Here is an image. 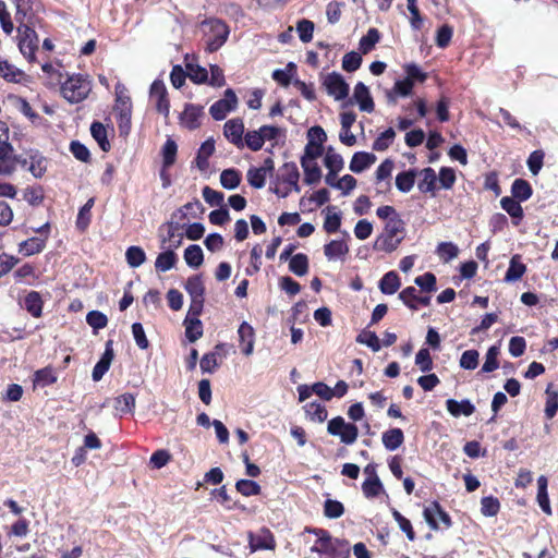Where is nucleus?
Listing matches in <instances>:
<instances>
[{"instance_id":"obj_23","label":"nucleus","mask_w":558,"mask_h":558,"mask_svg":"<svg viewBox=\"0 0 558 558\" xmlns=\"http://www.w3.org/2000/svg\"><path fill=\"white\" fill-rule=\"evenodd\" d=\"M414 83L410 78L398 80L393 87L387 92V99L390 104H396L399 97H408L412 94Z\"/></svg>"},{"instance_id":"obj_54","label":"nucleus","mask_w":558,"mask_h":558,"mask_svg":"<svg viewBox=\"0 0 558 558\" xmlns=\"http://www.w3.org/2000/svg\"><path fill=\"white\" fill-rule=\"evenodd\" d=\"M326 168L330 170L333 174H337L343 168V158L341 155L336 153L331 147L328 148L325 159H324Z\"/></svg>"},{"instance_id":"obj_53","label":"nucleus","mask_w":558,"mask_h":558,"mask_svg":"<svg viewBox=\"0 0 558 558\" xmlns=\"http://www.w3.org/2000/svg\"><path fill=\"white\" fill-rule=\"evenodd\" d=\"M415 183V173L413 170L400 172L396 177V186L402 193L410 192Z\"/></svg>"},{"instance_id":"obj_51","label":"nucleus","mask_w":558,"mask_h":558,"mask_svg":"<svg viewBox=\"0 0 558 558\" xmlns=\"http://www.w3.org/2000/svg\"><path fill=\"white\" fill-rule=\"evenodd\" d=\"M241 182V174L235 169H226L220 173V183L227 190H234Z\"/></svg>"},{"instance_id":"obj_25","label":"nucleus","mask_w":558,"mask_h":558,"mask_svg":"<svg viewBox=\"0 0 558 558\" xmlns=\"http://www.w3.org/2000/svg\"><path fill=\"white\" fill-rule=\"evenodd\" d=\"M501 208L513 219L517 226L523 218V208L520 202L513 197L505 196L500 199Z\"/></svg>"},{"instance_id":"obj_38","label":"nucleus","mask_w":558,"mask_h":558,"mask_svg":"<svg viewBox=\"0 0 558 558\" xmlns=\"http://www.w3.org/2000/svg\"><path fill=\"white\" fill-rule=\"evenodd\" d=\"M185 290L191 300H204L205 287L201 276H193L186 280Z\"/></svg>"},{"instance_id":"obj_39","label":"nucleus","mask_w":558,"mask_h":558,"mask_svg":"<svg viewBox=\"0 0 558 558\" xmlns=\"http://www.w3.org/2000/svg\"><path fill=\"white\" fill-rule=\"evenodd\" d=\"M184 260L191 268H198L204 262L202 247L197 244L189 245L184 251Z\"/></svg>"},{"instance_id":"obj_3","label":"nucleus","mask_w":558,"mask_h":558,"mask_svg":"<svg viewBox=\"0 0 558 558\" xmlns=\"http://www.w3.org/2000/svg\"><path fill=\"white\" fill-rule=\"evenodd\" d=\"M61 95L70 104H78L87 98L92 83L86 75L73 74L61 84Z\"/></svg>"},{"instance_id":"obj_42","label":"nucleus","mask_w":558,"mask_h":558,"mask_svg":"<svg viewBox=\"0 0 558 558\" xmlns=\"http://www.w3.org/2000/svg\"><path fill=\"white\" fill-rule=\"evenodd\" d=\"M306 416L314 422L322 423L327 416L328 412L326 408L319 402H310L304 405Z\"/></svg>"},{"instance_id":"obj_4","label":"nucleus","mask_w":558,"mask_h":558,"mask_svg":"<svg viewBox=\"0 0 558 558\" xmlns=\"http://www.w3.org/2000/svg\"><path fill=\"white\" fill-rule=\"evenodd\" d=\"M116 105L113 108L120 135H128L131 130L132 102L125 86L116 85Z\"/></svg>"},{"instance_id":"obj_22","label":"nucleus","mask_w":558,"mask_h":558,"mask_svg":"<svg viewBox=\"0 0 558 558\" xmlns=\"http://www.w3.org/2000/svg\"><path fill=\"white\" fill-rule=\"evenodd\" d=\"M446 409L453 417H459L461 415L471 416L475 412V407L469 399H463L461 401L448 399L446 401Z\"/></svg>"},{"instance_id":"obj_49","label":"nucleus","mask_w":558,"mask_h":558,"mask_svg":"<svg viewBox=\"0 0 558 558\" xmlns=\"http://www.w3.org/2000/svg\"><path fill=\"white\" fill-rule=\"evenodd\" d=\"M327 215L324 222V229L327 233H333L339 230L341 226V214L335 211L336 207L328 206L326 208Z\"/></svg>"},{"instance_id":"obj_30","label":"nucleus","mask_w":558,"mask_h":558,"mask_svg":"<svg viewBox=\"0 0 558 558\" xmlns=\"http://www.w3.org/2000/svg\"><path fill=\"white\" fill-rule=\"evenodd\" d=\"M421 180L417 183V187L422 193H432L434 195L436 191L437 174L435 170L427 167L421 171Z\"/></svg>"},{"instance_id":"obj_20","label":"nucleus","mask_w":558,"mask_h":558,"mask_svg":"<svg viewBox=\"0 0 558 558\" xmlns=\"http://www.w3.org/2000/svg\"><path fill=\"white\" fill-rule=\"evenodd\" d=\"M239 341L242 353L246 356L251 355L254 351L255 331L254 328L247 323L243 322L238 329Z\"/></svg>"},{"instance_id":"obj_50","label":"nucleus","mask_w":558,"mask_h":558,"mask_svg":"<svg viewBox=\"0 0 558 558\" xmlns=\"http://www.w3.org/2000/svg\"><path fill=\"white\" fill-rule=\"evenodd\" d=\"M95 204V198L90 197L78 210L77 218H76V227L80 230H85L89 222L92 217V208Z\"/></svg>"},{"instance_id":"obj_46","label":"nucleus","mask_w":558,"mask_h":558,"mask_svg":"<svg viewBox=\"0 0 558 558\" xmlns=\"http://www.w3.org/2000/svg\"><path fill=\"white\" fill-rule=\"evenodd\" d=\"M204 210L203 205L199 201L195 199L193 202H189L181 208H179L174 214L173 218H179L180 220H184L187 216H192L193 218L197 217Z\"/></svg>"},{"instance_id":"obj_29","label":"nucleus","mask_w":558,"mask_h":558,"mask_svg":"<svg viewBox=\"0 0 558 558\" xmlns=\"http://www.w3.org/2000/svg\"><path fill=\"white\" fill-rule=\"evenodd\" d=\"M520 255H513L510 259L509 267L505 275L506 282H515L520 280L526 271V266L521 263Z\"/></svg>"},{"instance_id":"obj_15","label":"nucleus","mask_w":558,"mask_h":558,"mask_svg":"<svg viewBox=\"0 0 558 558\" xmlns=\"http://www.w3.org/2000/svg\"><path fill=\"white\" fill-rule=\"evenodd\" d=\"M223 134L226 138L238 148L244 147V123L242 119L235 118L228 120L223 125Z\"/></svg>"},{"instance_id":"obj_9","label":"nucleus","mask_w":558,"mask_h":558,"mask_svg":"<svg viewBox=\"0 0 558 558\" xmlns=\"http://www.w3.org/2000/svg\"><path fill=\"white\" fill-rule=\"evenodd\" d=\"M423 515L432 530H439L441 527L449 529L451 526V519L449 514L437 501H432L426 506L424 508Z\"/></svg>"},{"instance_id":"obj_33","label":"nucleus","mask_w":558,"mask_h":558,"mask_svg":"<svg viewBox=\"0 0 558 558\" xmlns=\"http://www.w3.org/2000/svg\"><path fill=\"white\" fill-rule=\"evenodd\" d=\"M174 248H167V251L158 254L155 260V268L157 271L166 272L175 266L178 257L173 252Z\"/></svg>"},{"instance_id":"obj_43","label":"nucleus","mask_w":558,"mask_h":558,"mask_svg":"<svg viewBox=\"0 0 558 558\" xmlns=\"http://www.w3.org/2000/svg\"><path fill=\"white\" fill-rule=\"evenodd\" d=\"M125 259L131 268H137L146 260V253L141 246L132 245L126 248Z\"/></svg>"},{"instance_id":"obj_17","label":"nucleus","mask_w":558,"mask_h":558,"mask_svg":"<svg viewBox=\"0 0 558 558\" xmlns=\"http://www.w3.org/2000/svg\"><path fill=\"white\" fill-rule=\"evenodd\" d=\"M16 169V158L14 156L13 146L0 144V175H10Z\"/></svg>"},{"instance_id":"obj_27","label":"nucleus","mask_w":558,"mask_h":558,"mask_svg":"<svg viewBox=\"0 0 558 558\" xmlns=\"http://www.w3.org/2000/svg\"><path fill=\"white\" fill-rule=\"evenodd\" d=\"M381 440L388 451H395L403 444L404 435L400 428H390L383 433Z\"/></svg>"},{"instance_id":"obj_21","label":"nucleus","mask_w":558,"mask_h":558,"mask_svg":"<svg viewBox=\"0 0 558 558\" xmlns=\"http://www.w3.org/2000/svg\"><path fill=\"white\" fill-rule=\"evenodd\" d=\"M324 254L328 260H344L349 246L344 240H332L324 245Z\"/></svg>"},{"instance_id":"obj_6","label":"nucleus","mask_w":558,"mask_h":558,"mask_svg":"<svg viewBox=\"0 0 558 558\" xmlns=\"http://www.w3.org/2000/svg\"><path fill=\"white\" fill-rule=\"evenodd\" d=\"M17 47L21 54L31 63L36 61L38 49V35L28 25L21 23L17 26Z\"/></svg>"},{"instance_id":"obj_57","label":"nucleus","mask_w":558,"mask_h":558,"mask_svg":"<svg viewBox=\"0 0 558 558\" xmlns=\"http://www.w3.org/2000/svg\"><path fill=\"white\" fill-rule=\"evenodd\" d=\"M263 142L266 141L275 142L272 146H275L279 138L286 137V131L281 128L274 126V125H263L259 128Z\"/></svg>"},{"instance_id":"obj_16","label":"nucleus","mask_w":558,"mask_h":558,"mask_svg":"<svg viewBox=\"0 0 558 558\" xmlns=\"http://www.w3.org/2000/svg\"><path fill=\"white\" fill-rule=\"evenodd\" d=\"M248 543L252 551L274 549L276 546L274 535L268 529H262L256 534L250 533Z\"/></svg>"},{"instance_id":"obj_55","label":"nucleus","mask_w":558,"mask_h":558,"mask_svg":"<svg viewBox=\"0 0 558 558\" xmlns=\"http://www.w3.org/2000/svg\"><path fill=\"white\" fill-rule=\"evenodd\" d=\"M379 32L376 28H369L359 43V48L363 53L369 52L379 41Z\"/></svg>"},{"instance_id":"obj_41","label":"nucleus","mask_w":558,"mask_h":558,"mask_svg":"<svg viewBox=\"0 0 558 558\" xmlns=\"http://www.w3.org/2000/svg\"><path fill=\"white\" fill-rule=\"evenodd\" d=\"M116 411L120 416H123L125 414H130L135 409V397L133 393L126 392L121 396H119L116 399Z\"/></svg>"},{"instance_id":"obj_40","label":"nucleus","mask_w":558,"mask_h":558,"mask_svg":"<svg viewBox=\"0 0 558 558\" xmlns=\"http://www.w3.org/2000/svg\"><path fill=\"white\" fill-rule=\"evenodd\" d=\"M289 270L299 277L308 272V257L303 253H298L290 258Z\"/></svg>"},{"instance_id":"obj_48","label":"nucleus","mask_w":558,"mask_h":558,"mask_svg":"<svg viewBox=\"0 0 558 558\" xmlns=\"http://www.w3.org/2000/svg\"><path fill=\"white\" fill-rule=\"evenodd\" d=\"M356 342L365 344L374 352H378L381 349L379 338L377 337L376 332L371 330H362L356 337Z\"/></svg>"},{"instance_id":"obj_62","label":"nucleus","mask_w":558,"mask_h":558,"mask_svg":"<svg viewBox=\"0 0 558 558\" xmlns=\"http://www.w3.org/2000/svg\"><path fill=\"white\" fill-rule=\"evenodd\" d=\"M500 509V502L496 497L486 496L481 500V512L485 517H495Z\"/></svg>"},{"instance_id":"obj_45","label":"nucleus","mask_w":558,"mask_h":558,"mask_svg":"<svg viewBox=\"0 0 558 558\" xmlns=\"http://www.w3.org/2000/svg\"><path fill=\"white\" fill-rule=\"evenodd\" d=\"M178 145L174 140L168 137L161 148L162 165L171 167L175 162Z\"/></svg>"},{"instance_id":"obj_13","label":"nucleus","mask_w":558,"mask_h":558,"mask_svg":"<svg viewBox=\"0 0 558 558\" xmlns=\"http://www.w3.org/2000/svg\"><path fill=\"white\" fill-rule=\"evenodd\" d=\"M150 99L155 102L156 110L165 118L169 117L170 102L166 85L160 80H155L150 86Z\"/></svg>"},{"instance_id":"obj_59","label":"nucleus","mask_w":558,"mask_h":558,"mask_svg":"<svg viewBox=\"0 0 558 558\" xmlns=\"http://www.w3.org/2000/svg\"><path fill=\"white\" fill-rule=\"evenodd\" d=\"M267 174L265 170L252 167L247 170L246 178L248 184L254 189H262L265 186Z\"/></svg>"},{"instance_id":"obj_52","label":"nucleus","mask_w":558,"mask_h":558,"mask_svg":"<svg viewBox=\"0 0 558 558\" xmlns=\"http://www.w3.org/2000/svg\"><path fill=\"white\" fill-rule=\"evenodd\" d=\"M436 254L442 262L448 263L458 256L459 248L452 242H440L437 245Z\"/></svg>"},{"instance_id":"obj_28","label":"nucleus","mask_w":558,"mask_h":558,"mask_svg":"<svg viewBox=\"0 0 558 558\" xmlns=\"http://www.w3.org/2000/svg\"><path fill=\"white\" fill-rule=\"evenodd\" d=\"M401 286L400 277L399 275L391 270L386 272L383 278L379 281V290L381 293L391 295L395 294Z\"/></svg>"},{"instance_id":"obj_34","label":"nucleus","mask_w":558,"mask_h":558,"mask_svg":"<svg viewBox=\"0 0 558 558\" xmlns=\"http://www.w3.org/2000/svg\"><path fill=\"white\" fill-rule=\"evenodd\" d=\"M547 486H548L547 477L544 475H541L537 478V502H538V506L541 507V509L546 514H551V508H550Z\"/></svg>"},{"instance_id":"obj_7","label":"nucleus","mask_w":558,"mask_h":558,"mask_svg":"<svg viewBox=\"0 0 558 558\" xmlns=\"http://www.w3.org/2000/svg\"><path fill=\"white\" fill-rule=\"evenodd\" d=\"M299 179L300 172L298 166L294 162H286L280 168L278 180L281 181L287 186L281 187L279 185H276L271 190L279 197H287L292 190H294L295 192H300Z\"/></svg>"},{"instance_id":"obj_63","label":"nucleus","mask_w":558,"mask_h":558,"mask_svg":"<svg viewBox=\"0 0 558 558\" xmlns=\"http://www.w3.org/2000/svg\"><path fill=\"white\" fill-rule=\"evenodd\" d=\"M236 490L245 496H256L260 493V486L252 480H239L235 484Z\"/></svg>"},{"instance_id":"obj_24","label":"nucleus","mask_w":558,"mask_h":558,"mask_svg":"<svg viewBox=\"0 0 558 558\" xmlns=\"http://www.w3.org/2000/svg\"><path fill=\"white\" fill-rule=\"evenodd\" d=\"M376 161V156L372 153L357 151L352 156L350 170L354 173H361L369 168Z\"/></svg>"},{"instance_id":"obj_5","label":"nucleus","mask_w":558,"mask_h":558,"mask_svg":"<svg viewBox=\"0 0 558 558\" xmlns=\"http://www.w3.org/2000/svg\"><path fill=\"white\" fill-rule=\"evenodd\" d=\"M206 50L215 52L223 46L229 36L228 25L219 19H209L202 23Z\"/></svg>"},{"instance_id":"obj_14","label":"nucleus","mask_w":558,"mask_h":558,"mask_svg":"<svg viewBox=\"0 0 558 558\" xmlns=\"http://www.w3.org/2000/svg\"><path fill=\"white\" fill-rule=\"evenodd\" d=\"M204 117V107L194 104H186L179 120L181 126L187 130H195L201 126Z\"/></svg>"},{"instance_id":"obj_44","label":"nucleus","mask_w":558,"mask_h":558,"mask_svg":"<svg viewBox=\"0 0 558 558\" xmlns=\"http://www.w3.org/2000/svg\"><path fill=\"white\" fill-rule=\"evenodd\" d=\"M90 134L104 151H108L110 149V143L107 138V130L102 123L93 122L90 125Z\"/></svg>"},{"instance_id":"obj_47","label":"nucleus","mask_w":558,"mask_h":558,"mask_svg":"<svg viewBox=\"0 0 558 558\" xmlns=\"http://www.w3.org/2000/svg\"><path fill=\"white\" fill-rule=\"evenodd\" d=\"M168 227V235L161 240L162 247L169 242V248H178L182 242V233L179 232L180 225L179 222H169Z\"/></svg>"},{"instance_id":"obj_11","label":"nucleus","mask_w":558,"mask_h":558,"mask_svg":"<svg viewBox=\"0 0 558 558\" xmlns=\"http://www.w3.org/2000/svg\"><path fill=\"white\" fill-rule=\"evenodd\" d=\"M238 106V97L233 89L228 88L225 92L223 98L214 102L209 108V113L213 119L217 121L223 120L229 112L235 110Z\"/></svg>"},{"instance_id":"obj_32","label":"nucleus","mask_w":558,"mask_h":558,"mask_svg":"<svg viewBox=\"0 0 558 558\" xmlns=\"http://www.w3.org/2000/svg\"><path fill=\"white\" fill-rule=\"evenodd\" d=\"M301 166L304 170V181L306 184H315L320 180L322 172L316 161L301 158Z\"/></svg>"},{"instance_id":"obj_35","label":"nucleus","mask_w":558,"mask_h":558,"mask_svg":"<svg viewBox=\"0 0 558 558\" xmlns=\"http://www.w3.org/2000/svg\"><path fill=\"white\" fill-rule=\"evenodd\" d=\"M532 186L524 179H515L511 185L512 197L519 202H525L532 196Z\"/></svg>"},{"instance_id":"obj_61","label":"nucleus","mask_w":558,"mask_h":558,"mask_svg":"<svg viewBox=\"0 0 558 558\" xmlns=\"http://www.w3.org/2000/svg\"><path fill=\"white\" fill-rule=\"evenodd\" d=\"M480 353L476 350H466L461 354L459 365L466 371H473L478 366Z\"/></svg>"},{"instance_id":"obj_58","label":"nucleus","mask_w":558,"mask_h":558,"mask_svg":"<svg viewBox=\"0 0 558 558\" xmlns=\"http://www.w3.org/2000/svg\"><path fill=\"white\" fill-rule=\"evenodd\" d=\"M396 132L392 128L380 133L373 143V149L376 151L386 150L393 142Z\"/></svg>"},{"instance_id":"obj_2","label":"nucleus","mask_w":558,"mask_h":558,"mask_svg":"<svg viewBox=\"0 0 558 558\" xmlns=\"http://www.w3.org/2000/svg\"><path fill=\"white\" fill-rule=\"evenodd\" d=\"M404 222L400 217H391L385 225L383 232L374 242V250L391 253L398 248L404 239Z\"/></svg>"},{"instance_id":"obj_10","label":"nucleus","mask_w":558,"mask_h":558,"mask_svg":"<svg viewBox=\"0 0 558 558\" xmlns=\"http://www.w3.org/2000/svg\"><path fill=\"white\" fill-rule=\"evenodd\" d=\"M323 86L327 94L336 100L345 99L349 95V84L344 81L343 76L338 72H331L324 76Z\"/></svg>"},{"instance_id":"obj_56","label":"nucleus","mask_w":558,"mask_h":558,"mask_svg":"<svg viewBox=\"0 0 558 558\" xmlns=\"http://www.w3.org/2000/svg\"><path fill=\"white\" fill-rule=\"evenodd\" d=\"M314 28V23L306 19L300 20L295 26V31L302 43H310L313 39Z\"/></svg>"},{"instance_id":"obj_26","label":"nucleus","mask_w":558,"mask_h":558,"mask_svg":"<svg viewBox=\"0 0 558 558\" xmlns=\"http://www.w3.org/2000/svg\"><path fill=\"white\" fill-rule=\"evenodd\" d=\"M46 243V239H41V236H32L19 244V252L24 256H32L43 252Z\"/></svg>"},{"instance_id":"obj_12","label":"nucleus","mask_w":558,"mask_h":558,"mask_svg":"<svg viewBox=\"0 0 558 558\" xmlns=\"http://www.w3.org/2000/svg\"><path fill=\"white\" fill-rule=\"evenodd\" d=\"M0 77L13 84L26 85L29 82V75L3 57H0Z\"/></svg>"},{"instance_id":"obj_36","label":"nucleus","mask_w":558,"mask_h":558,"mask_svg":"<svg viewBox=\"0 0 558 558\" xmlns=\"http://www.w3.org/2000/svg\"><path fill=\"white\" fill-rule=\"evenodd\" d=\"M24 305L26 311L33 317H40L43 314V300L38 292L32 291L24 299Z\"/></svg>"},{"instance_id":"obj_31","label":"nucleus","mask_w":558,"mask_h":558,"mask_svg":"<svg viewBox=\"0 0 558 558\" xmlns=\"http://www.w3.org/2000/svg\"><path fill=\"white\" fill-rule=\"evenodd\" d=\"M215 151V142L213 138L206 140L198 148L195 163L199 170H206L209 166L208 159Z\"/></svg>"},{"instance_id":"obj_19","label":"nucleus","mask_w":558,"mask_h":558,"mask_svg":"<svg viewBox=\"0 0 558 558\" xmlns=\"http://www.w3.org/2000/svg\"><path fill=\"white\" fill-rule=\"evenodd\" d=\"M114 353L112 349V341L109 340L106 343L105 352L102 353L100 360L96 363L93 368L92 378L94 381H99L104 375L108 372L111 362L113 360Z\"/></svg>"},{"instance_id":"obj_60","label":"nucleus","mask_w":558,"mask_h":558,"mask_svg":"<svg viewBox=\"0 0 558 558\" xmlns=\"http://www.w3.org/2000/svg\"><path fill=\"white\" fill-rule=\"evenodd\" d=\"M499 354V348L496 345H492L485 355V362L482 366V373H490L496 371L499 367V362L497 360Z\"/></svg>"},{"instance_id":"obj_1","label":"nucleus","mask_w":558,"mask_h":558,"mask_svg":"<svg viewBox=\"0 0 558 558\" xmlns=\"http://www.w3.org/2000/svg\"><path fill=\"white\" fill-rule=\"evenodd\" d=\"M308 532L317 536L311 551L318 554L320 558H348L350 556L348 541L333 538L328 531L323 529H312Z\"/></svg>"},{"instance_id":"obj_8","label":"nucleus","mask_w":558,"mask_h":558,"mask_svg":"<svg viewBox=\"0 0 558 558\" xmlns=\"http://www.w3.org/2000/svg\"><path fill=\"white\" fill-rule=\"evenodd\" d=\"M328 434L338 436L344 445H352L359 437L357 426L353 423H347L342 416H336L328 422Z\"/></svg>"},{"instance_id":"obj_64","label":"nucleus","mask_w":558,"mask_h":558,"mask_svg":"<svg viewBox=\"0 0 558 558\" xmlns=\"http://www.w3.org/2000/svg\"><path fill=\"white\" fill-rule=\"evenodd\" d=\"M243 142L244 147L246 146L253 151H258L264 145L259 129L246 132L244 134Z\"/></svg>"},{"instance_id":"obj_37","label":"nucleus","mask_w":558,"mask_h":558,"mask_svg":"<svg viewBox=\"0 0 558 558\" xmlns=\"http://www.w3.org/2000/svg\"><path fill=\"white\" fill-rule=\"evenodd\" d=\"M185 336L190 342H195L203 336V324L199 318L185 317Z\"/></svg>"},{"instance_id":"obj_18","label":"nucleus","mask_w":558,"mask_h":558,"mask_svg":"<svg viewBox=\"0 0 558 558\" xmlns=\"http://www.w3.org/2000/svg\"><path fill=\"white\" fill-rule=\"evenodd\" d=\"M353 99L359 105L361 111L373 112L375 105L368 87L363 82H357L353 90Z\"/></svg>"}]
</instances>
